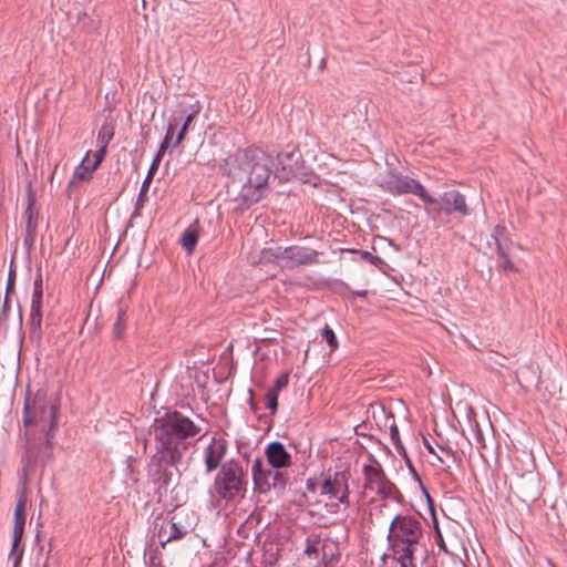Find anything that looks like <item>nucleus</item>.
I'll return each instance as SVG.
<instances>
[{
	"instance_id": "3",
	"label": "nucleus",
	"mask_w": 567,
	"mask_h": 567,
	"mask_svg": "<svg viewBox=\"0 0 567 567\" xmlns=\"http://www.w3.org/2000/svg\"><path fill=\"white\" fill-rule=\"evenodd\" d=\"M152 433L157 452L163 453V457L167 458L171 464H176L186 449L183 441L198 435L200 427L187 416L175 411L156 419L152 425Z\"/></svg>"
},
{
	"instance_id": "14",
	"label": "nucleus",
	"mask_w": 567,
	"mask_h": 567,
	"mask_svg": "<svg viewBox=\"0 0 567 567\" xmlns=\"http://www.w3.org/2000/svg\"><path fill=\"white\" fill-rule=\"evenodd\" d=\"M268 465L275 470L289 467L292 463L291 454L286 446L278 441L269 443L265 449Z\"/></svg>"
},
{
	"instance_id": "17",
	"label": "nucleus",
	"mask_w": 567,
	"mask_h": 567,
	"mask_svg": "<svg viewBox=\"0 0 567 567\" xmlns=\"http://www.w3.org/2000/svg\"><path fill=\"white\" fill-rule=\"evenodd\" d=\"M181 112H182V116H183V125H182L179 132L177 133L172 147L178 146L184 141L185 135H186L190 124L193 123L195 117L200 112V104H199V102H196V103L189 105L188 107H183Z\"/></svg>"
},
{
	"instance_id": "21",
	"label": "nucleus",
	"mask_w": 567,
	"mask_h": 567,
	"mask_svg": "<svg viewBox=\"0 0 567 567\" xmlns=\"http://www.w3.org/2000/svg\"><path fill=\"white\" fill-rule=\"evenodd\" d=\"M25 525V503L20 498L14 508V526L13 534L17 536H23Z\"/></svg>"
},
{
	"instance_id": "35",
	"label": "nucleus",
	"mask_w": 567,
	"mask_h": 567,
	"mask_svg": "<svg viewBox=\"0 0 567 567\" xmlns=\"http://www.w3.org/2000/svg\"><path fill=\"white\" fill-rule=\"evenodd\" d=\"M358 254L360 255V258L364 261H368L374 266H379L383 262L382 258L379 257V256H374L372 255L371 252L367 251V250H361V251H358Z\"/></svg>"
},
{
	"instance_id": "23",
	"label": "nucleus",
	"mask_w": 567,
	"mask_h": 567,
	"mask_svg": "<svg viewBox=\"0 0 567 567\" xmlns=\"http://www.w3.org/2000/svg\"><path fill=\"white\" fill-rule=\"evenodd\" d=\"M425 447L429 451V453L435 456L439 463L446 464L447 468H450V465L447 464L449 461L455 460V453L450 449L439 446V451H436L427 441H425Z\"/></svg>"
},
{
	"instance_id": "5",
	"label": "nucleus",
	"mask_w": 567,
	"mask_h": 567,
	"mask_svg": "<svg viewBox=\"0 0 567 567\" xmlns=\"http://www.w3.org/2000/svg\"><path fill=\"white\" fill-rule=\"evenodd\" d=\"M247 476L240 462L230 460L224 463L215 477L217 495L225 501L244 498L247 492Z\"/></svg>"
},
{
	"instance_id": "20",
	"label": "nucleus",
	"mask_w": 567,
	"mask_h": 567,
	"mask_svg": "<svg viewBox=\"0 0 567 567\" xmlns=\"http://www.w3.org/2000/svg\"><path fill=\"white\" fill-rule=\"evenodd\" d=\"M281 247H266L260 251L259 260L260 264H275L281 268Z\"/></svg>"
},
{
	"instance_id": "4",
	"label": "nucleus",
	"mask_w": 567,
	"mask_h": 567,
	"mask_svg": "<svg viewBox=\"0 0 567 567\" xmlns=\"http://www.w3.org/2000/svg\"><path fill=\"white\" fill-rule=\"evenodd\" d=\"M388 540L400 567H414L416 555L425 551L422 523L411 515H396L389 527Z\"/></svg>"
},
{
	"instance_id": "22",
	"label": "nucleus",
	"mask_w": 567,
	"mask_h": 567,
	"mask_svg": "<svg viewBox=\"0 0 567 567\" xmlns=\"http://www.w3.org/2000/svg\"><path fill=\"white\" fill-rule=\"evenodd\" d=\"M90 153L91 152L86 153V156L74 171V178H76L78 181L85 182L91 179L94 171L96 169V167H94L93 164H90Z\"/></svg>"
},
{
	"instance_id": "25",
	"label": "nucleus",
	"mask_w": 567,
	"mask_h": 567,
	"mask_svg": "<svg viewBox=\"0 0 567 567\" xmlns=\"http://www.w3.org/2000/svg\"><path fill=\"white\" fill-rule=\"evenodd\" d=\"M198 243V234L196 229L188 227L182 235L181 244L187 254H193Z\"/></svg>"
},
{
	"instance_id": "16",
	"label": "nucleus",
	"mask_w": 567,
	"mask_h": 567,
	"mask_svg": "<svg viewBox=\"0 0 567 567\" xmlns=\"http://www.w3.org/2000/svg\"><path fill=\"white\" fill-rule=\"evenodd\" d=\"M274 468L265 466L261 458L257 457L254 460L251 465V476L254 482L255 491L261 494H266L270 491V481L272 477Z\"/></svg>"
},
{
	"instance_id": "19",
	"label": "nucleus",
	"mask_w": 567,
	"mask_h": 567,
	"mask_svg": "<svg viewBox=\"0 0 567 567\" xmlns=\"http://www.w3.org/2000/svg\"><path fill=\"white\" fill-rule=\"evenodd\" d=\"M29 333L32 341L39 342L42 336V310L30 309Z\"/></svg>"
},
{
	"instance_id": "13",
	"label": "nucleus",
	"mask_w": 567,
	"mask_h": 567,
	"mask_svg": "<svg viewBox=\"0 0 567 567\" xmlns=\"http://www.w3.org/2000/svg\"><path fill=\"white\" fill-rule=\"evenodd\" d=\"M492 238L494 240L495 250L499 256L498 266L505 271H517V268L508 257L509 245L512 243L505 235V228L496 226L493 230Z\"/></svg>"
},
{
	"instance_id": "12",
	"label": "nucleus",
	"mask_w": 567,
	"mask_h": 567,
	"mask_svg": "<svg viewBox=\"0 0 567 567\" xmlns=\"http://www.w3.org/2000/svg\"><path fill=\"white\" fill-rule=\"evenodd\" d=\"M435 204H430L434 207L439 213H444L445 215H451L456 213L461 216L470 215V210L465 203L464 196L458 190H449L444 192L439 199H436Z\"/></svg>"
},
{
	"instance_id": "37",
	"label": "nucleus",
	"mask_w": 567,
	"mask_h": 567,
	"mask_svg": "<svg viewBox=\"0 0 567 567\" xmlns=\"http://www.w3.org/2000/svg\"><path fill=\"white\" fill-rule=\"evenodd\" d=\"M390 436L394 445L398 447L401 444L399 429L395 424L390 426Z\"/></svg>"
},
{
	"instance_id": "36",
	"label": "nucleus",
	"mask_w": 567,
	"mask_h": 567,
	"mask_svg": "<svg viewBox=\"0 0 567 567\" xmlns=\"http://www.w3.org/2000/svg\"><path fill=\"white\" fill-rule=\"evenodd\" d=\"M106 150L105 147H101L99 146V150L94 153V167H99V165L102 163L105 154H106Z\"/></svg>"
},
{
	"instance_id": "15",
	"label": "nucleus",
	"mask_w": 567,
	"mask_h": 567,
	"mask_svg": "<svg viewBox=\"0 0 567 567\" xmlns=\"http://www.w3.org/2000/svg\"><path fill=\"white\" fill-rule=\"evenodd\" d=\"M228 449V443L223 437H213L208 446L205 449V465L206 471L212 472L218 467L221 460L225 457Z\"/></svg>"
},
{
	"instance_id": "31",
	"label": "nucleus",
	"mask_w": 567,
	"mask_h": 567,
	"mask_svg": "<svg viewBox=\"0 0 567 567\" xmlns=\"http://www.w3.org/2000/svg\"><path fill=\"white\" fill-rule=\"evenodd\" d=\"M113 138V130L103 125L97 134V144L101 147L107 148L109 143Z\"/></svg>"
},
{
	"instance_id": "28",
	"label": "nucleus",
	"mask_w": 567,
	"mask_h": 567,
	"mask_svg": "<svg viewBox=\"0 0 567 567\" xmlns=\"http://www.w3.org/2000/svg\"><path fill=\"white\" fill-rule=\"evenodd\" d=\"M127 324V315L126 311L123 308H118L117 310V317L113 324V333L114 337L117 339H121L125 332Z\"/></svg>"
},
{
	"instance_id": "11",
	"label": "nucleus",
	"mask_w": 567,
	"mask_h": 567,
	"mask_svg": "<svg viewBox=\"0 0 567 567\" xmlns=\"http://www.w3.org/2000/svg\"><path fill=\"white\" fill-rule=\"evenodd\" d=\"M363 475V488L365 491L374 492L382 497H388L392 494L393 484L385 478L381 465L378 462L374 461L371 464L364 465Z\"/></svg>"
},
{
	"instance_id": "2",
	"label": "nucleus",
	"mask_w": 567,
	"mask_h": 567,
	"mask_svg": "<svg viewBox=\"0 0 567 567\" xmlns=\"http://www.w3.org/2000/svg\"><path fill=\"white\" fill-rule=\"evenodd\" d=\"M227 165L234 178H246L240 193L244 202L249 205L258 203L268 189L274 156L261 148L248 147L229 157Z\"/></svg>"
},
{
	"instance_id": "27",
	"label": "nucleus",
	"mask_w": 567,
	"mask_h": 567,
	"mask_svg": "<svg viewBox=\"0 0 567 567\" xmlns=\"http://www.w3.org/2000/svg\"><path fill=\"white\" fill-rule=\"evenodd\" d=\"M21 542L22 536L18 537L17 534H13L11 551L9 554V560L13 563V567H18L23 555V547L21 545Z\"/></svg>"
},
{
	"instance_id": "38",
	"label": "nucleus",
	"mask_w": 567,
	"mask_h": 567,
	"mask_svg": "<svg viewBox=\"0 0 567 567\" xmlns=\"http://www.w3.org/2000/svg\"><path fill=\"white\" fill-rule=\"evenodd\" d=\"M434 525H435V533H436L435 537H436L437 545L440 546L441 549H443L444 551H447V549L445 547V543H444L442 534H441V530L437 526V523L435 522Z\"/></svg>"
},
{
	"instance_id": "7",
	"label": "nucleus",
	"mask_w": 567,
	"mask_h": 567,
	"mask_svg": "<svg viewBox=\"0 0 567 567\" xmlns=\"http://www.w3.org/2000/svg\"><path fill=\"white\" fill-rule=\"evenodd\" d=\"M380 186L383 190L392 195L412 194L419 197L424 204H435L436 200L431 196L425 187L415 178L403 175L398 172H391L381 182Z\"/></svg>"
},
{
	"instance_id": "1",
	"label": "nucleus",
	"mask_w": 567,
	"mask_h": 567,
	"mask_svg": "<svg viewBox=\"0 0 567 567\" xmlns=\"http://www.w3.org/2000/svg\"><path fill=\"white\" fill-rule=\"evenodd\" d=\"M59 409L58 399H49L40 392L24 401L20 445L25 477L35 471L38 464L44 466L53 457Z\"/></svg>"
},
{
	"instance_id": "34",
	"label": "nucleus",
	"mask_w": 567,
	"mask_h": 567,
	"mask_svg": "<svg viewBox=\"0 0 567 567\" xmlns=\"http://www.w3.org/2000/svg\"><path fill=\"white\" fill-rule=\"evenodd\" d=\"M289 377L288 374H281L276 380L274 385L269 389L272 392L280 393L288 385Z\"/></svg>"
},
{
	"instance_id": "39",
	"label": "nucleus",
	"mask_w": 567,
	"mask_h": 567,
	"mask_svg": "<svg viewBox=\"0 0 567 567\" xmlns=\"http://www.w3.org/2000/svg\"><path fill=\"white\" fill-rule=\"evenodd\" d=\"M353 295L357 297H360V298H365L368 296V291L367 290L355 291V292H353Z\"/></svg>"
},
{
	"instance_id": "18",
	"label": "nucleus",
	"mask_w": 567,
	"mask_h": 567,
	"mask_svg": "<svg viewBox=\"0 0 567 567\" xmlns=\"http://www.w3.org/2000/svg\"><path fill=\"white\" fill-rule=\"evenodd\" d=\"M24 217L27 219L24 244L28 247H31L34 244L37 236V213L33 209L32 204H29L25 208Z\"/></svg>"
},
{
	"instance_id": "32",
	"label": "nucleus",
	"mask_w": 567,
	"mask_h": 567,
	"mask_svg": "<svg viewBox=\"0 0 567 567\" xmlns=\"http://www.w3.org/2000/svg\"><path fill=\"white\" fill-rule=\"evenodd\" d=\"M278 393L268 390L266 393V406L270 410L271 414H275L278 409Z\"/></svg>"
},
{
	"instance_id": "24",
	"label": "nucleus",
	"mask_w": 567,
	"mask_h": 567,
	"mask_svg": "<svg viewBox=\"0 0 567 567\" xmlns=\"http://www.w3.org/2000/svg\"><path fill=\"white\" fill-rule=\"evenodd\" d=\"M293 156V153H281L277 155L278 165L276 166V169H280L282 172V177H288L295 173L292 166Z\"/></svg>"
},
{
	"instance_id": "26",
	"label": "nucleus",
	"mask_w": 567,
	"mask_h": 567,
	"mask_svg": "<svg viewBox=\"0 0 567 567\" xmlns=\"http://www.w3.org/2000/svg\"><path fill=\"white\" fill-rule=\"evenodd\" d=\"M42 298H43V281H42V276L38 275L33 282L31 309H42Z\"/></svg>"
},
{
	"instance_id": "8",
	"label": "nucleus",
	"mask_w": 567,
	"mask_h": 567,
	"mask_svg": "<svg viewBox=\"0 0 567 567\" xmlns=\"http://www.w3.org/2000/svg\"><path fill=\"white\" fill-rule=\"evenodd\" d=\"M349 476L348 472H336L320 483V494L328 499H337L339 504L349 506Z\"/></svg>"
},
{
	"instance_id": "40",
	"label": "nucleus",
	"mask_w": 567,
	"mask_h": 567,
	"mask_svg": "<svg viewBox=\"0 0 567 567\" xmlns=\"http://www.w3.org/2000/svg\"><path fill=\"white\" fill-rule=\"evenodd\" d=\"M307 487H308L309 489H310V488H312V484H311L310 482H308Z\"/></svg>"
},
{
	"instance_id": "30",
	"label": "nucleus",
	"mask_w": 567,
	"mask_h": 567,
	"mask_svg": "<svg viewBox=\"0 0 567 567\" xmlns=\"http://www.w3.org/2000/svg\"><path fill=\"white\" fill-rule=\"evenodd\" d=\"M287 481H288V477L284 472H281L280 470L274 468L272 477L269 483L270 489L271 488L284 489L287 485Z\"/></svg>"
},
{
	"instance_id": "33",
	"label": "nucleus",
	"mask_w": 567,
	"mask_h": 567,
	"mask_svg": "<svg viewBox=\"0 0 567 567\" xmlns=\"http://www.w3.org/2000/svg\"><path fill=\"white\" fill-rule=\"evenodd\" d=\"M321 336L332 349H336L338 347L336 334L329 326H326L322 329Z\"/></svg>"
},
{
	"instance_id": "10",
	"label": "nucleus",
	"mask_w": 567,
	"mask_h": 567,
	"mask_svg": "<svg viewBox=\"0 0 567 567\" xmlns=\"http://www.w3.org/2000/svg\"><path fill=\"white\" fill-rule=\"evenodd\" d=\"M179 124V117H177L176 115H172L169 116L168 118V122H167V128H166V134H165V137L164 140L162 141L161 145H159V148L156 153V155L154 156L153 161H152V164L148 168V172H147V175L145 177V179L143 181V184H142V187H141V190H140V194H138V200H143V198L145 197L147 190H148V186L155 175V172L157 171L158 168V165L161 163V159L164 155V153L166 152V150L168 148L169 146V143L172 141V138L174 137V134H175V131L177 128Z\"/></svg>"
},
{
	"instance_id": "9",
	"label": "nucleus",
	"mask_w": 567,
	"mask_h": 567,
	"mask_svg": "<svg viewBox=\"0 0 567 567\" xmlns=\"http://www.w3.org/2000/svg\"><path fill=\"white\" fill-rule=\"evenodd\" d=\"M318 262L319 252L312 248L297 245L282 248V269H295L301 266L317 265Z\"/></svg>"
},
{
	"instance_id": "29",
	"label": "nucleus",
	"mask_w": 567,
	"mask_h": 567,
	"mask_svg": "<svg viewBox=\"0 0 567 567\" xmlns=\"http://www.w3.org/2000/svg\"><path fill=\"white\" fill-rule=\"evenodd\" d=\"M470 429L473 434V439L476 442L477 449H485V437L483 431L481 430L478 423L475 420H470Z\"/></svg>"
},
{
	"instance_id": "6",
	"label": "nucleus",
	"mask_w": 567,
	"mask_h": 567,
	"mask_svg": "<svg viewBox=\"0 0 567 567\" xmlns=\"http://www.w3.org/2000/svg\"><path fill=\"white\" fill-rule=\"evenodd\" d=\"M197 518L193 511L183 508L176 511L169 520H163L153 539L164 548L172 540L182 539L196 527Z\"/></svg>"
}]
</instances>
